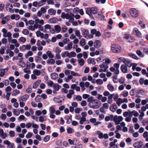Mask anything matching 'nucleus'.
Instances as JSON below:
<instances>
[{"mask_svg":"<svg viewBox=\"0 0 148 148\" xmlns=\"http://www.w3.org/2000/svg\"><path fill=\"white\" fill-rule=\"evenodd\" d=\"M71 14H72V16H71L70 18L68 19L69 20V22L70 23H72L74 20V19L73 16H74V15L72 13H71Z\"/></svg>","mask_w":148,"mask_h":148,"instance_id":"nucleus-43","label":"nucleus"},{"mask_svg":"<svg viewBox=\"0 0 148 148\" xmlns=\"http://www.w3.org/2000/svg\"><path fill=\"white\" fill-rule=\"evenodd\" d=\"M81 31L82 34L84 38H88V34L89 33V32L88 30L85 29H83L81 30Z\"/></svg>","mask_w":148,"mask_h":148,"instance_id":"nucleus-7","label":"nucleus"},{"mask_svg":"<svg viewBox=\"0 0 148 148\" xmlns=\"http://www.w3.org/2000/svg\"><path fill=\"white\" fill-rule=\"evenodd\" d=\"M114 95V94H111L108 97V102L109 104H111L112 101V98L113 97Z\"/></svg>","mask_w":148,"mask_h":148,"instance_id":"nucleus-17","label":"nucleus"},{"mask_svg":"<svg viewBox=\"0 0 148 148\" xmlns=\"http://www.w3.org/2000/svg\"><path fill=\"white\" fill-rule=\"evenodd\" d=\"M148 102V99H147L145 100H143L141 101V103L143 105H145L147 102Z\"/></svg>","mask_w":148,"mask_h":148,"instance_id":"nucleus-56","label":"nucleus"},{"mask_svg":"<svg viewBox=\"0 0 148 148\" xmlns=\"http://www.w3.org/2000/svg\"><path fill=\"white\" fill-rule=\"evenodd\" d=\"M29 96L27 94H26L22 96L20 98V100L23 101H25L29 98Z\"/></svg>","mask_w":148,"mask_h":148,"instance_id":"nucleus-13","label":"nucleus"},{"mask_svg":"<svg viewBox=\"0 0 148 148\" xmlns=\"http://www.w3.org/2000/svg\"><path fill=\"white\" fill-rule=\"evenodd\" d=\"M33 73L37 76L39 75L40 74V71L37 69L34 70L33 71Z\"/></svg>","mask_w":148,"mask_h":148,"instance_id":"nucleus-36","label":"nucleus"},{"mask_svg":"<svg viewBox=\"0 0 148 148\" xmlns=\"http://www.w3.org/2000/svg\"><path fill=\"white\" fill-rule=\"evenodd\" d=\"M136 53L139 56L141 57H143V56H142V53L140 50H137L136 51Z\"/></svg>","mask_w":148,"mask_h":148,"instance_id":"nucleus-49","label":"nucleus"},{"mask_svg":"<svg viewBox=\"0 0 148 148\" xmlns=\"http://www.w3.org/2000/svg\"><path fill=\"white\" fill-rule=\"evenodd\" d=\"M80 44L82 46H84L85 44V40L84 38L82 39L79 42Z\"/></svg>","mask_w":148,"mask_h":148,"instance_id":"nucleus-42","label":"nucleus"},{"mask_svg":"<svg viewBox=\"0 0 148 148\" xmlns=\"http://www.w3.org/2000/svg\"><path fill=\"white\" fill-rule=\"evenodd\" d=\"M5 71L6 72H7L8 71V68L3 69L1 70V71L0 73V76L1 77H3L5 75Z\"/></svg>","mask_w":148,"mask_h":148,"instance_id":"nucleus-18","label":"nucleus"},{"mask_svg":"<svg viewBox=\"0 0 148 148\" xmlns=\"http://www.w3.org/2000/svg\"><path fill=\"white\" fill-rule=\"evenodd\" d=\"M23 60V58L20 59L19 60L20 61L18 63V65L21 67L23 68L25 66V62Z\"/></svg>","mask_w":148,"mask_h":148,"instance_id":"nucleus-11","label":"nucleus"},{"mask_svg":"<svg viewBox=\"0 0 148 148\" xmlns=\"http://www.w3.org/2000/svg\"><path fill=\"white\" fill-rule=\"evenodd\" d=\"M41 82L40 80H38L36 81L33 85V88L34 89L36 88L39 85Z\"/></svg>","mask_w":148,"mask_h":148,"instance_id":"nucleus-14","label":"nucleus"},{"mask_svg":"<svg viewBox=\"0 0 148 148\" xmlns=\"http://www.w3.org/2000/svg\"><path fill=\"white\" fill-rule=\"evenodd\" d=\"M76 53L74 51H71L70 53V58H71V57H75L76 56Z\"/></svg>","mask_w":148,"mask_h":148,"instance_id":"nucleus-44","label":"nucleus"},{"mask_svg":"<svg viewBox=\"0 0 148 148\" xmlns=\"http://www.w3.org/2000/svg\"><path fill=\"white\" fill-rule=\"evenodd\" d=\"M111 107H110V110L112 112H114L115 111V110L117 108V106H116V104H113V106H112V109H114V110H112L111 109Z\"/></svg>","mask_w":148,"mask_h":148,"instance_id":"nucleus-47","label":"nucleus"},{"mask_svg":"<svg viewBox=\"0 0 148 148\" xmlns=\"http://www.w3.org/2000/svg\"><path fill=\"white\" fill-rule=\"evenodd\" d=\"M54 28L57 33H59L60 32L61 28L59 25H56L54 26Z\"/></svg>","mask_w":148,"mask_h":148,"instance_id":"nucleus-28","label":"nucleus"},{"mask_svg":"<svg viewBox=\"0 0 148 148\" xmlns=\"http://www.w3.org/2000/svg\"><path fill=\"white\" fill-rule=\"evenodd\" d=\"M91 10L90 13L94 14H97L98 11V8L96 7H91Z\"/></svg>","mask_w":148,"mask_h":148,"instance_id":"nucleus-12","label":"nucleus"},{"mask_svg":"<svg viewBox=\"0 0 148 148\" xmlns=\"http://www.w3.org/2000/svg\"><path fill=\"white\" fill-rule=\"evenodd\" d=\"M72 42H70L68 44L67 47H65V49L67 50H70L72 47Z\"/></svg>","mask_w":148,"mask_h":148,"instance_id":"nucleus-25","label":"nucleus"},{"mask_svg":"<svg viewBox=\"0 0 148 148\" xmlns=\"http://www.w3.org/2000/svg\"><path fill=\"white\" fill-rule=\"evenodd\" d=\"M20 93V91L18 90H14L12 92V95L13 96H16L17 94H19Z\"/></svg>","mask_w":148,"mask_h":148,"instance_id":"nucleus-35","label":"nucleus"},{"mask_svg":"<svg viewBox=\"0 0 148 148\" xmlns=\"http://www.w3.org/2000/svg\"><path fill=\"white\" fill-rule=\"evenodd\" d=\"M76 99L79 101H81L82 100V97L80 95H77L76 97Z\"/></svg>","mask_w":148,"mask_h":148,"instance_id":"nucleus-61","label":"nucleus"},{"mask_svg":"<svg viewBox=\"0 0 148 148\" xmlns=\"http://www.w3.org/2000/svg\"><path fill=\"white\" fill-rule=\"evenodd\" d=\"M36 101L39 102L41 101V97L40 95H37L35 98Z\"/></svg>","mask_w":148,"mask_h":148,"instance_id":"nucleus-38","label":"nucleus"},{"mask_svg":"<svg viewBox=\"0 0 148 148\" xmlns=\"http://www.w3.org/2000/svg\"><path fill=\"white\" fill-rule=\"evenodd\" d=\"M50 136L49 135H47L45 136L44 138V141L45 142H47L50 139Z\"/></svg>","mask_w":148,"mask_h":148,"instance_id":"nucleus-39","label":"nucleus"},{"mask_svg":"<svg viewBox=\"0 0 148 148\" xmlns=\"http://www.w3.org/2000/svg\"><path fill=\"white\" fill-rule=\"evenodd\" d=\"M130 13L132 16L136 17L138 16V14L135 9L132 8L130 10Z\"/></svg>","mask_w":148,"mask_h":148,"instance_id":"nucleus-3","label":"nucleus"},{"mask_svg":"<svg viewBox=\"0 0 148 148\" xmlns=\"http://www.w3.org/2000/svg\"><path fill=\"white\" fill-rule=\"evenodd\" d=\"M69 40L68 38H66L63 40L62 42L64 44H66L69 42Z\"/></svg>","mask_w":148,"mask_h":148,"instance_id":"nucleus-60","label":"nucleus"},{"mask_svg":"<svg viewBox=\"0 0 148 148\" xmlns=\"http://www.w3.org/2000/svg\"><path fill=\"white\" fill-rule=\"evenodd\" d=\"M32 134L31 132H28V134L26 135V137L27 138H29L32 136Z\"/></svg>","mask_w":148,"mask_h":148,"instance_id":"nucleus-52","label":"nucleus"},{"mask_svg":"<svg viewBox=\"0 0 148 148\" xmlns=\"http://www.w3.org/2000/svg\"><path fill=\"white\" fill-rule=\"evenodd\" d=\"M97 134L99 135L98 137L100 139H102L103 138V135L101 131H98L97 132Z\"/></svg>","mask_w":148,"mask_h":148,"instance_id":"nucleus-30","label":"nucleus"},{"mask_svg":"<svg viewBox=\"0 0 148 148\" xmlns=\"http://www.w3.org/2000/svg\"><path fill=\"white\" fill-rule=\"evenodd\" d=\"M142 23L143 22L142 21H140L139 24L142 28L145 29L146 28L145 25V24H143Z\"/></svg>","mask_w":148,"mask_h":148,"instance_id":"nucleus-41","label":"nucleus"},{"mask_svg":"<svg viewBox=\"0 0 148 148\" xmlns=\"http://www.w3.org/2000/svg\"><path fill=\"white\" fill-rule=\"evenodd\" d=\"M81 104L82 106H85L86 105L87 103L85 101L83 100L82 101Z\"/></svg>","mask_w":148,"mask_h":148,"instance_id":"nucleus-59","label":"nucleus"},{"mask_svg":"<svg viewBox=\"0 0 148 148\" xmlns=\"http://www.w3.org/2000/svg\"><path fill=\"white\" fill-rule=\"evenodd\" d=\"M91 103V105H94V104H100L101 106V102L99 101L96 99H94L92 100Z\"/></svg>","mask_w":148,"mask_h":148,"instance_id":"nucleus-23","label":"nucleus"},{"mask_svg":"<svg viewBox=\"0 0 148 148\" xmlns=\"http://www.w3.org/2000/svg\"><path fill=\"white\" fill-rule=\"evenodd\" d=\"M51 78L53 79H56L58 77V74L56 73H52L51 75Z\"/></svg>","mask_w":148,"mask_h":148,"instance_id":"nucleus-16","label":"nucleus"},{"mask_svg":"<svg viewBox=\"0 0 148 148\" xmlns=\"http://www.w3.org/2000/svg\"><path fill=\"white\" fill-rule=\"evenodd\" d=\"M47 84L49 86L51 87L54 84L52 81L50 80L47 82Z\"/></svg>","mask_w":148,"mask_h":148,"instance_id":"nucleus-57","label":"nucleus"},{"mask_svg":"<svg viewBox=\"0 0 148 148\" xmlns=\"http://www.w3.org/2000/svg\"><path fill=\"white\" fill-rule=\"evenodd\" d=\"M103 107L105 109H107L108 108L109 105L107 103H105L103 104Z\"/></svg>","mask_w":148,"mask_h":148,"instance_id":"nucleus-62","label":"nucleus"},{"mask_svg":"<svg viewBox=\"0 0 148 148\" xmlns=\"http://www.w3.org/2000/svg\"><path fill=\"white\" fill-rule=\"evenodd\" d=\"M121 70L123 73H126L127 72V67L125 65L122 64L121 67Z\"/></svg>","mask_w":148,"mask_h":148,"instance_id":"nucleus-9","label":"nucleus"},{"mask_svg":"<svg viewBox=\"0 0 148 148\" xmlns=\"http://www.w3.org/2000/svg\"><path fill=\"white\" fill-rule=\"evenodd\" d=\"M125 80L124 78L123 77H121V79L119 80V82L121 84H123L124 83Z\"/></svg>","mask_w":148,"mask_h":148,"instance_id":"nucleus-63","label":"nucleus"},{"mask_svg":"<svg viewBox=\"0 0 148 148\" xmlns=\"http://www.w3.org/2000/svg\"><path fill=\"white\" fill-rule=\"evenodd\" d=\"M71 74L73 76H79V74H78L77 73H76L75 72L73 71H71Z\"/></svg>","mask_w":148,"mask_h":148,"instance_id":"nucleus-54","label":"nucleus"},{"mask_svg":"<svg viewBox=\"0 0 148 148\" xmlns=\"http://www.w3.org/2000/svg\"><path fill=\"white\" fill-rule=\"evenodd\" d=\"M53 87L55 90L58 91L61 88V87L58 84H56L54 85Z\"/></svg>","mask_w":148,"mask_h":148,"instance_id":"nucleus-21","label":"nucleus"},{"mask_svg":"<svg viewBox=\"0 0 148 148\" xmlns=\"http://www.w3.org/2000/svg\"><path fill=\"white\" fill-rule=\"evenodd\" d=\"M56 52L57 53H60L61 52V50L59 47H57L55 49Z\"/></svg>","mask_w":148,"mask_h":148,"instance_id":"nucleus-55","label":"nucleus"},{"mask_svg":"<svg viewBox=\"0 0 148 148\" xmlns=\"http://www.w3.org/2000/svg\"><path fill=\"white\" fill-rule=\"evenodd\" d=\"M123 62L126 65V66L129 67L131 66L132 65V64L129 61H126L125 60H124L123 61Z\"/></svg>","mask_w":148,"mask_h":148,"instance_id":"nucleus-29","label":"nucleus"},{"mask_svg":"<svg viewBox=\"0 0 148 148\" xmlns=\"http://www.w3.org/2000/svg\"><path fill=\"white\" fill-rule=\"evenodd\" d=\"M94 97H93L91 96L89 97L87 100V101L89 102L88 104V106L93 109H97L100 106V104H96L95 105H91V102L94 100Z\"/></svg>","mask_w":148,"mask_h":148,"instance_id":"nucleus-1","label":"nucleus"},{"mask_svg":"<svg viewBox=\"0 0 148 148\" xmlns=\"http://www.w3.org/2000/svg\"><path fill=\"white\" fill-rule=\"evenodd\" d=\"M101 42L99 40H96L94 43L95 47L97 48H98L101 47Z\"/></svg>","mask_w":148,"mask_h":148,"instance_id":"nucleus-8","label":"nucleus"},{"mask_svg":"<svg viewBox=\"0 0 148 148\" xmlns=\"http://www.w3.org/2000/svg\"><path fill=\"white\" fill-rule=\"evenodd\" d=\"M54 101L56 103H61L62 102V100H60L59 98L55 97L53 99Z\"/></svg>","mask_w":148,"mask_h":148,"instance_id":"nucleus-37","label":"nucleus"},{"mask_svg":"<svg viewBox=\"0 0 148 148\" xmlns=\"http://www.w3.org/2000/svg\"><path fill=\"white\" fill-rule=\"evenodd\" d=\"M36 34L37 37H39L40 36L42 38H43L44 37V34L43 33H41L39 31H37L36 32Z\"/></svg>","mask_w":148,"mask_h":148,"instance_id":"nucleus-20","label":"nucleus"},{"mask_svg":"<svg viewBox=\"0 0 148 148\" xmlns=\"http://www.w3.org/2000/svg\"><path fill=\"white\" fill-rule=\"evenodd\" d=\"M47 54V56H48L49 58H53L54 57V56L52 54L51 51H47L46 53Z\"/></svg>","mask_w":148,"mask_h":148,"instance_id":"nucleus-34","label":"nucleus"},{"mask_svg":"<svg viewBox=\"0 0 148 148\" xmlns=\"http://www.w3.org/2000/svg\"><path fill=\"white\" fill-rule=\"evenodd\" d=\"M49 110L51 114H54L56 111L54 108L52 106L50 107Z\"/></svg>","mask_w":148,"mask_h":148,"instance_id":"nucleus-27","label":"nucleus"},{"mask_svg":"<svg viewBox=\"0 0 148 148\" xmlns=\"http://www.w3.org/2000/svg\"><path fill=\"white\" fill-rule=\"evenodd\" d=\"M0 136L3 139H5L7 136V134L4 133L3 129L0 128Z\"/></svg>","mask_w":148,"mask_h":148,"instance_id":"nucleus-10","label":"nucleus"},{"mask_svg":"<svg viewBox=\"0 0 148 148\" xmlns=\"http://www.w3.org/2000/svg\"><path fill=\"white\" fill-rule=\"evenodd\" d=\"M98 85H101L103 84V82L102 80L100 79H98L96 81Z\"/></svg>","mask_w":148,"mask_h":148,"instance_id":"nucleus-40","label":"nucleus"},{"mask_svg":"<svg viewBox=\"0 0 148 148\" xmlns=\"http://www.w3.org/2000/svg\"><path fill=\"white\" fill-rule=\"evenodd\" d=\"M22 32L24 34L27 35L29 33V32L27 29H25L23 30Z\"/></svg>","mask_w":148,"mask_h":148,"instance_id":"nucleus-51","label":"nucleus"},{"mask_svg":"<svg viewBox=\"0 0 148 148\" xmlns=\"http://www.w3.org/2000/svg\"><path fill=\"white\" fill-rule=\"evenodd\" d=\"M111 49L112 52L114 53H119L121 52V47L118 45L113 44L111 45Z\"/></svg>","mask_w":148,"mask_h":148,"instance_id":"nucleus-2","label":"nucleus"},{"mask_svg":"<svg viewBox=\"0 0 148 148\" xmlns=\"http://www.w3.org/2000/svg\"><path fill=\"white\" fill-rule=\"evenodd\" d=\"M49 21L50 22V23H56L58 21V19L56 18H50L49 19Z\"/></svg>","mask_w":148,"mask_h":148,"instance_id":"nucleus-24","label":"nucleus"},{"mask_svg":"<svg viewBox=\"0 0 148 148\" xmlns=\"http://www.w3.org/2000/svg\"><path fill=\"white\" fill-rule=\"evenodd\" d=\"M143 143L140 141L135 142L133 145V146L135 148H140L142 147Z\"/></svg>","mask_w":148,"mask_h":148,"instance_id":"nucleus-4","label":"nucleus"},{"mask_svg":"<svg viewBox=\"0 0 148 148\" xmlns=\"http://www.w3.org/2000/svg\"><path fill=\"white\" fill-rule=\"evenodd\" d=\"M10 136L11 137H14L15 136V132L13 131H10L9 132Z\"/></svg>","mask_w":148,"mask_h":148,"instance_id":"nucleus-45","label":"nucleus"},{"mask_svg":"<svg viewBox=\"0 0 148 148\" xmlns=\"http://www.w3.org/2000/svg\"><path fill=\"white\" fill-rule=\"evenodd\" d=\"M113 115L111 114L110 116H107L105 118V120L106 121H109L110 119H111V121H112L113 120Z\"/></svg>","mask_w":148,"mask_h":148,"instance_id":"nucleus-26","label":"nucleus"},{"mask_svg":"<svg viewBox=\"0 0 148 148\" xmlns=\"http://www.w3.org/2000/svg\"><path fill=\"white\" fill-rule=\"evenodd\" d=\"M78 62L80 66H83L84 63V59L82 58H80L79 60H78Z\"/></svg>","mask_w":148,"mask_h":148,"instance_id":"nucleus-33","label":"nucleus"},{"mask_svg":"<svg viewBox=\"0 0 148 148\" xmlns=\"http://www.w3.org/2000/svg\"><path fill=\"white\" fill-rule=\"evenodd\" d=\"M55 62V60L53 59H49L47 61V63L49 64H53Z\"/></svg>","mask_w":148,"mask_h":148,"instance_id":"nucleus-32","label":"nucleus"},{"mask_svg":"<svg viewBox=\"0 0 148 148\" xmlns=\"http://www.w3.org/2000/svg\"><path fill=\"white\" fill-rule=\"evenodd\" d=\"M133 32L137 36L140 38L141 37V34L137 27H134L133 29Z\"/></svg>","mask_w":148,"mask_h":148,"instance_id":"nucleus-5","label":"nucleus"},{"mask_svg":"<svg viewBox=\"0 0 148 148\" xmlns=\"http://www.w3.org/2000/svg\"><path fill=\"white\" fill-rule=\"evenodd\" d=\"M108 89L111 91H112L114 90V87L110 84H109L107 86Z\"/></svg>","mask_w":148,"mask_h":148,"instance_id":"nucleus-31","label":"nucleus"},{"mask_svg":"<svg viewBox=\"0 0 148 148\" xmlns=\"http://www.w3.org/2000/svg\"><path fill=\"white\" fill-rule=\"evenodd\" d=\"M19 40L23 42H25L26 41V38L24 37H21L19 38Z\"/></svg>","mask_w":148,"mask_h":148,"instance_id":"nucleus-53","label":"nucleus"},{"mask_svg":"<svg viewBox=\"0 0 148 148\" xmlns=\"http://www.w3.org/2000/svg\"><path fill=\"white\" fill-rule=\"evenodd\" d=\"M124 37L126 39L128 40V42H132L135 40L134 38L133 37L129 36L128 34H125L124 35Z\"/></svg>","mask_w":148,"mask_h":148,"instance_id":"nucleus-6","label":"nucleus"},{"mask_svg":"<svg viewBox=\"0 0 148 148\" xmlns=\"http://www.w3.org/2000/svg\"><path fill=\"white\" fill-rule=\"evenodd\" d=\"M56 13V11L52 8L49 9L48 10V13L50 15H54Z\"/></svg>","mask_w":148,"mask_h":148,"instance_id":"nucleus-19","label":"nucleus"},{"mask_svg":"<svg viewBox=\"0 0 148 148\" xmlns=\"http://www.w3.org/2000/svg\"><path fill=\"white\" fill-rule=\"evenodd\" d=\"M104 35L106 37L109 38L111 36L110 33L108 32H105L104 33Z\"/></svg>","mask_w":148,"mask_h":148,"instance_id":"nucleus-50","label":"nucleus"},{"mask_svg":"<svg viewBox=\"0 0 148 148\" xmlns=\"http://www.w3.org/2000/svg\"><path fill=\"white\" fill-rule=\"evenodd\" d=\"M10 5V3H7L6 4V10L7 11H8L9 12L11 13H13L14 12V10H12V8H10L8 7V6H9Z\"/></svg>","mask_w":148,"mask_h":148,"instance_id":"nucleus-15","label":"nucleus"},{"mask_svg":"<svg viewBox=\"0 0 148 148\" xmlns=\"http://www.w3.org/2000/svg\"><path fill=\"white\" fill-rule=\"evenodd\" d=\"M80 108H77L75 109V112L76 113L79 114L80 112Z\"/></svg>","mask_w":148,"mask_h":148,"instance_id":"nucleus-64","label":"nucleus"},{"mask_svg":"<svg viewBox=\"0 0 148 148\" xmlns=\"http://www.w3.org/2000/svg\"><path fill=\"white\" fill-rule=\"evenodd\" d=\"M132 113H133V115L135 116H138L139 115V113L135 110L132 111Z\"/></svg>","mask_w":148,"mask_h":148,"instance_id":"nucleus-48","label":"nucleus"},{"mask_svg":"<svg viewBox=\"0 0 148 148\" xmlns=\"http://www.w3.org/2000/svg\"><path fill=\"white\" fill-rule=\"evenodd\" d=\"M13 112L14 115L18 116L20 114V112H18L16 110L13 109Z\"/></svg>","mask_w":148,"mask_h":148,"instance_id":"nucleus-46","label":"nucleus"},{"mask_svg":"<svg viewBox=\"0 0 148 148\" xmlns=\"http://www.w3.org/2000/svg\"><path fill=\"white\" fill-rule=\"evenodd\" d=\"M128 56L131 57L136 60L138 59V57L134 53H128Z\"/></svg>","mask_w":148,"mask_h":148,"instance_id":"nucleus-22","label":"nucleus"},{"mask_svg":"<svg viewBox=\"0 0 148 148\" xmlns=\"http://www.w3.org/2000/svg\"><path fill=\"white\" fill-rule=\"evenodd\" d=\"M3 143L4 144H6L8 146H9L10 145H11V143L7 140H5L3 142Z\"/></svg>","mask_w":148,"mask_h":148,"instance_id":"nucleus-58","label":"nucleus"}]
</instances>
